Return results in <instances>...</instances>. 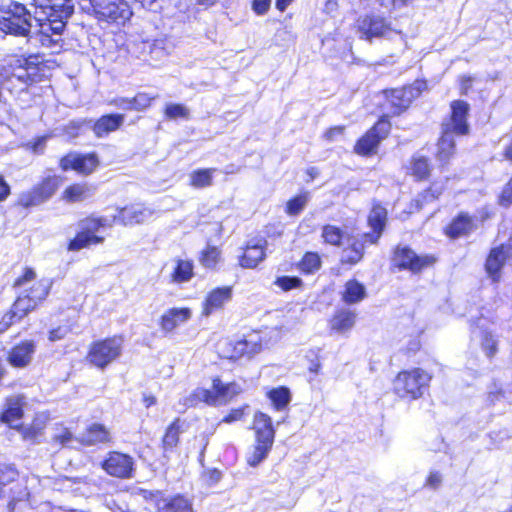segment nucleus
<instances>
[{"instance_id":"1","label":"nucleus","mask_w":512,"mask_h":512,"mask_svg":"<svg viewBox=\"0 0 512 512\" xmlns=\"http://www.w3.org/2000/svg\"><path fill=\"white\" fill-rule=\"evenodd\" d=\"M470 105L464 100H454L450 103V115L443 119L441 135L437 143V159L446 163L455 153V137L468 135L470 126L468 116Z\"/></svg>"},{"instance_id":"2","label":"nucleus","mask_w":512,"mask_h":512,"mask_svg":"<svg viewBox=\"0 0 512 512\" xmlns=\"http://www.w3.org/2000/svg\"><path fill=\"white\" fill-rule=\"evenodd\" d=\"M253 429L255 431V445L247 455V463L255 467L267 458L274 443L275 430L271 417L263 412L255 413Z\"/></svg>"},{"instance_id":"3","label":"nucleus","mask_w":512,"mask_h":512,"mask_svg":"<svg viewBox=\"0 0 512 512\" xmlns=\"http://www.w3.org/2000/svg\"><path fill=\"white\" fill-rule=\"evenodd\" d=\"M430 380V375L420 368L401 371L393 380V391L402 399L416 400L423 396Z\"/></svg>"},{"instance_id":"4","label":"nucleus","mask_w":512,"mask_h":512,"mask_svg":"<svg viewBox=\"0 0 512 512\" xmlns=\"http://www.w3.org/2000/svg\"><path fill=\"white\" fill-rule=\"evenodd\" d=\"M5 7L8 16L0 20V29L6 34L27 37L31 31L33 14L19 2H10Z\"/></svg>"},{"instance_id":"5","label":"nucleus","mask_w":512,"mask_h":512,"mask_svg":"<svg viewBox=\"0 0 512 512\" xmlns=\"http://www.w3.org/2000/svg\"><path fill=\"white\" fill-rule=\"evenodd\" d=\"M5 7L8 16L0 20V29L6 34L27 37L31 31L33 14L19 2H10Z\"/></svg>"},{"instance_id":"6","label":"nucleus","mask_w":512,"mask_h":512,"mask_svg":"<svg viewBox=\"0 0 512 512\" xmlns=\"http://www.w3.org/2000/svg\"><path fill=\"white\" fill-rule=\"evenodd\" d=\"M35 21L54 19V29H59L74 13V0H33Z\"/></svg>"},{"instance_id":"7","label":"nucleus","mask_w":512,"mask_h":512,"mask_svg":"<svg viewBox=\"0 0 512 512\" xmlns=\"http://www.w3.org/2000/svg\"><path fill=\"white\" fill-rule=\"evenodd\" d=\"M426 88L425 81L417 80L413 84L385 91L387 110L386 116H397L404 112L418 98L421 92Z\"/></svg>"},{"instance_id":"8","label":"nucleus","mask_w":512,"mask_h":512,"mask_svg":"<svg viewBox=\"0 0 512 512\" xmlns=\"http://www.w3.org/2000/svg\"><path fill=\"white\" fill-rule=\"evenodd\" d=\"M93 13L100 21L124 24L132 16V10L124 0H89Z\"/></svg>"},{"instance_id":"9","label":"nucleus","mask_w":512,"mask_h":512,"mask_svg":"<svg viewBox=\"0 0 512 512\" xmlns=\"http://www.w3.org/2000/svg\"><path fill=\"white\" fill-rule=\"evenodd\" d=\"M122 343L120 337L96 341L91 345L87 359L92 365L103 369L121 355Z\"/></svg>"},{"instance_id":"10","label":"nucleus","mask_w":512,"mask_h":512,"mask_svg":"<svg viewBox=\"0 0 512 512\" xmlns=\"http://www.w3.org/2000/svg\"><path fill=\"white\" fill-rule=\"evenodd\" d=\"M106 218H86L79 223L80 231L69 243V250L78 251L92 244H100L104 238L96 235L102 227L111 226Z\"/></svg>"},{"instance_id":"11","label":"nucleus","mask_w":512,"mask_h":512,"mask_svg":"<svg viewBox=\"0 0 512 512\" xmlns=\"http://www.w3.org/2000/svg\"><path fill=\"white\" fill-rule=\"evenodd\" d=\"M212 389L198 388L193 395L199 401L215 406L230 401L243 390L239 384L235 382L224 384L219 378L213 380Z\"/></svg>"},{"instance_id":"12","label":"nucleus","mask_w":512,"mask_h":512,"mask_svg":"<svg viewBox=\"0 0 512 512\" xmlns=\"http://www.w3.org/2000/svg\"><path fill=\"white\" fill-rule=\"evenodd\" d=\"M61 183V179L56 176H47L39 184L35 185L30 191L23 192L19 196V205L28 208L40 205L50 199Z\"/></svg>"},{"instance_id":"13","label":"nucleus","mask_w":512,"mask_h":512,"mask_svg":"<svg viewBox=\"0 0 512 512\" xmlns=\"http://www.w3.org/2000/svg\"><path fill=\"white\" fill-rule=\"evenodd\" d=\"M435 261L436 258L434 256L417 255L412 249L406 246H398L395 249L392 258V263L394 266L401 270H409L413 273L422 271L424 268L433 265Z\"/></svg>"},{"instance_id":"14","label":"nucleus","mask_w":512,"mask_h":512,"mask_svg":"<svg viewBox=\"0 0 512 512\" xmlns=\"http://www.w3.org/2000/svg\"><path fill=\"white\" fill-rule=\"evenodd\" d=\"M512 266V237L505 244L491 249L485 263V269L493 282L501 278V270L504 266Z\"/></svg>"},{"instance_id":"15","label":"nucleus","mask_w":512,"mask_h":512,"mask_svg":"<svg viewBox=\"0 0 512 512\" xmlns=\"http://www.w3.org/2000/svg\"><path fill=\"white\" fill-rule=\"evenodd\" d=\"M390 131L388 120L381 118L367 133L361 137L356 145L355 152L360 155H369L378 147L380 141L384 139Z\"/></svg>"},{"instance_id":"16","label":"nucleus","mask_w":512,"mask_h":512,"mask_svg":"<svg viewBox=\"0 0 512 512\" xmlns=\"http://www.w3.org/2000/svg\"><path fill=\"white\" fill-rule=\"evenodd\" d=\"M134 461L127 454L110 452L103 462V469L111 476L118 478H130L132 476Z\"/></svg>"},{"instance_id":"17","label":"nucleus","mask_w":512,"mask_h":512,"mask_svg":"<svg viewBox=\"0 0 512 512\" xmlns=\"http://www.w3.org/2000/svg\"><path fill=\"white\" fill-rule=\"evenodd\" d=\"M356 26L360 37L366 40H371L373 37L384 36L390 31V27L385 19L377 15L359 17Z\"/></svg>"},{"instance_id":"18","label":"nucleus","mask_w":512,"mask_h":512,"mask_svg":"<svg viewBox=\"0 0 512 512\" xmlns=\"http://www.w3.org/2000/svg\"><path fill=\"white\" fill-rule=\"evenodd\" d=\"M99 161L96 154H68L60 161V166L64 171L73 169L78 173L88 175L98 166Z\"/></svg>"},{"instance_id":"19","label":"nucleus","mask_w":512,"mask_h":512,"mask_svg":"<svg viewBox=\"0 0 512 512\" xmlns=\"http://www.w3.org/2000/svg\"><path fill=\"white\" fill-rule=\"evenodd\" d=\"M229 345L232 347V352L227 357L231 359L251 358L262 350V340L258 333L248 334L243 339Z\"/></svg>"},{"instance_id":"20","label":"nucleus","mask_w":512,"mask_h":512,"mask_svg":"<svg viewBox=\"0 0 512 512\" xmlns=\"http://www.w3.org/2000/svg\"><path fill=\"white\" fill-rule=\"evenodd\" d=\"M13 62L14 63L10 64L13 71L9 76L7 83L17 80L26 87L36 81L38 69L29 59H15Z\"/></svg>"},{"instance_id":"21","label":"nucleus","mask_w":512,"mask_h":512,"mask_svg":"<svg viewBox=\"0 0 512 512\" xmlns=\"http://www.w3.org/2000/svg\"><path fill=\"white\" fill-rule=\"evenodd\" d=\"M387 219V210L380 204H375L368 216L369 226L372 228V233H364L363 238H368L369 243L376 244L381 237Z\"/></svg>"},{"instance_id":"22","label":"nucleus","mask_w":512,"mask_h":512,"mask_svg":"<svg viewBox=\"0 0 512 512\" xmlns=\"http://www.w3.org/2000/svg\"><path fill=\"white\" fill-rule=\"evenodd\" d=\"M152 216V211L141 205H131L119 209L118 214L114 216V220L123 225L141 224Z\"/></svg>"},{"instance_id":"23","label":"nucleus","mask_w":512,"mask_h":512,"mask_svg":"<svg viewBox=\"0 0 512 512\" xmlns=\"http://www.w3.org/2000/svg\"><path fill=\"white\" fill-rule=\"evenodd\" d=\"M35 353L33 341H23L11 349L8 354V362L16 368H23L30 364Z\"/></svg>"},{"instance_id":"24","label":"nucleus","mask_w":512,"mask_h":512,"mask_svg":"<svg viewBox=\"0 0 512 512\" xmlns=\"http://www.w3.org/2000/svg\"><path fill=\"white\" fill-rule=\"evenodd\" d=\"M40 27L39 30V42L42 44V46L52 48L56 45H58L59 41L61 40V35L63 31L65 30L67 21H63L62 27L59 29H54L56 27L54 24V19H47L44 21H36Z\"/></svg>"},{"instance_id":"25","label":"nucleus","mask_w":512,"mask_h":512,"mask_svg":"<svg viewBox=\"0 0 512 512\" xmlns=\"http://www.w3.org/2000/svg\"><path fill=\"white\" fill-rule=\"evenodd\" d=\"M266 240H251L240 258V265L244 268H255L265 258L264 247Z\"/></svg>"},{"instance_id":"26","label":"nucleus","mask_w":512,"mask_h":512,"mask_svg":"<svg viewBox=\"0 0 512 512\" xmlns=\"http://www.w3.org/2000/svg\"><path fill=\"white\" fill-rule=\"evenodd\" d=\"M232 297L231 287H220L212 290L203 306V314L209 316L214 311L221 309L225 303L229 302Z\"/></svg>"},{"instance_id":"27","label":"nucleus","mask_w":512,"mask_h":512,"mask_svg":"<svg viewBox=\"0 0 512 512\" xmlns=\"http://www.w3.org/2000/svg\"><path fill=\"white\" fill-rule=\"evenodd\" d=\"M356 317V313L352 310L338 309L329 321L330 328L336 333L346 334L353 329Z\"/></svg>"},{"instance_id":"28","label":"nucleus","mask_w":512,"mask_h":512,"mask_svg":"<svg viewBox=\"0 0 512 512\" xmlns=\"http://www.w3.org/2000/svg\"><path fill=\"white\" fill-rule=\"evenodd\" d=\"M191 316L192 312L189 308H171L161 317V329L165 332H171L179 325L187 322Z\"/></svg>"},{"instance_id":"29","label":"nucleus","mask_w":512,"mask_h":512,"mask_svg":"<svg viewBox=\"0 0 512 512\" xmlns=\"http://www.w3.org/2000/svg\"><path fill=\"white\" fill-rule=\"evenodd\" d=\"M23 395H13L6 399L5 409L1 414V421L8 423L11 427H17L13 423L19 421L23 416L24 406Z\"/></svg>"},{"instance_id":"30","label":"nucleus","mask_w":512,"mask_h":512,"mask_svg":"<svg viewBox=\"0 0 512 512\" xmlns=\"http://www.w3.org/2000/svg\"><path fill=\"white\" fill-rule=\"evenodd\" d=\"M486 320L479 318L476 323L472 324V334L475 337L480 338L481 347L488 357H492L497 352V341L486 328H484V322Z\"/></svg>"},{"instance_id":"31","label":"nucleus","mask_w":512,"mask_h":512,"mask_svg":"<svg viewBox=\"0 0 512 512\" xmlns=\"http://www.w3.org/2000/svg\"><path fill=\"white\" fill-rule=\"evenodd\" d=\"M111 439L108 428L99 423L91 424L80 438L81 442L88 446L109 443Z\"/></svg>"},{"instance_id":"32","label":"nucleus","mask_w":512,"mask_h":512,"mask_svg":"<svg viewBox=\"0 0 512 512\" xmlns=\"http://www.w3.org/2000/svg\"><path fill=\"white\" fill-rule=\"evenodd\" d=\"M122 114H108L99 118L94 122L92 130L98 138L107 136L109 133L116 131L124 122Z\"/></svg>"},{"instance_id":"33","label":"nucleus","mask_w":512,"mask_h":512,"mask_svg":"<svg viewBox=\"0 0 512 512\" xmlns=\"http://www.w3.org/2000/svg\"><path fill=\"white\" fill-rule=\"evenodd\" d=\"M366 242H369V239L363 238V235L354 238L349 247L343 251L341 261L350 265H355L360 262L364 256Z\"/></svg>"},{"instance_id":"34","label":"nucleus","mask_w":512,"mask_h":512,"mask_svg":"<svg viewBox=\"0 0 512 512\" xmlns=\"http://www.w3.org/2000/svg\"><path fill=\"white\" fill-rule=\"evenodd\" d=\"M473 230V222L468 214L460 213L446 228V234L451 238H459Z\"/></svg>"},{"instance_id":"35","label":"nucleus","mask_w":512,"mask_h":512,"mask_svg":"<svg viewBox=\"0 0 512 512\" xmlns=\"http://www.w3.org/2000/svg\"><path fill=\"white\" fill-rule=\"evenodd\" d=\"M366 297L365 286L355 279L346 282L342 293V300L346 304H356Z\"/></svg>"},{"instance_id":"36","label":"nucleus","mask_w":512,"mask_h":512,"mask_svg":"<svg viewBox=\"0 0 512 512\" xmlns=\"http://www.w3.org/2000/svg\"><path fill=\"white\" fill-rule=\"evenodd\" d=\"M94 192V187L88 184H73L64 190L63 198L67 202H81L91 197Z\"/></svg>"},{"instance_id":"37","label":"nucleus","mask_w":512,"mask_h":512,"mask_svg":"<svg viewBox=\"0 0 512 512\" xmlns=\"http://www.w3.org/2000/svg\"><path fill=\"white\" fill-rule=\"evenodd\" d=\"M216 171V168L194 170L189 175V184L196 189L210 187L213 184V176Z\"/></svg>"},{"instance_id":"38","label":"nucleus","mask_w":512,"mask_h":512,"mask_svg":"<svg viewBox=\"0 0 512 512\" xmlns=\"http://www.w3.org/2000/svg\"><path fill=\"white\" fill-rule=\"evenodd\" d=\"M182 422L179 418L175 419L166 429L162 443L165 452L173 450L179 441V435L183 432Z\"/></svg>"},{"instance_id":"39","label":"nucleus","mask_w":512,"mask_h":512,"mask_svg":"<svg viewBox=\"0 0 512 512\" xmlns=\"http://www.w3.org/2000/svg\"><path fill=\"white\" fill-rule=\"evenodd\" d=\"M272 405L278 411L284 410L291 401V393L287 387L273 388L267 393Z\"/></svg>"},{"instance_id":"40","label":"nucleus","mask_w":512,"mask_h":512,"mask_svg":"<svg viewBox=\"0 0 512 512\" xmlns=\"http://www.w3.org/2000/svg\"><path fill=\"white\" fill-rule=\"evenodd\" d=\"M193 276V263L189 260H177L176 267L172 273V280L176 283L189 281Z\"/></svg>"},{"instance_id":"41","label":"nucleus","mask_w":512,"mask_h":512,"mask_svg":"<svg viewBox=\"0 0 512 512\" xmlns=\"http://www.w3.org/2000/svg\"><path fill=\"white\" fill-rule=\"evenodd\" d=\"M160 512H192L191 503L183 496H176L168 501H165L159 507Z\"/></svg>"},{"instance_id":"42","label":"nucleus","mask_w":512,"mask_h":512,"mask_svg":"<svg viewBox=\"0 0 512 512\" xmlns=\"http://www.w3.org/2000/svg\"><path fill=\"white\" fill-rule=\"evenodd\" d=\"M321 267L320 256L315 252H306L298 264V268L306 274H312Z\"/></svg>"},{"instance_id":"43","label":"nucleus","mask_w":512,"mask_h":512,"mask_svg":"<svg viewBox=\"0 0 512 512\" xmlns=\"http://www.w3.org/2000/svg\"><path fill=\"white\" fill-rule=\"evenodd\" d=\"M36 302L33 297L29 295L20 296L14 302L12 308L14 309V314H18V319H22L28 312L33 310L36 307Z\"/></svg>"},{"instance_id":"44","label":"nucleus","mask_w":512,"mask_h":512,"mask_svg":"<svg viewBox=\"0 0 512 512\" xmlns=\"http://www.w3.org/2000/svg\"><path fill=\"white\" fill-rule=\"evenodd\" d=\"M164 113L170 120L178 118L188 120L190 118V110L185 105L178 103L167 104Z\"/></svg>"},{"instance_id":"45","label":"nucleus","mask_w":512,"mask_h":512,"mask_svg":"<svg viewBox=\"0 0 512 512\" xmlns=\"http://www.w3.org/2000/svg\"><path fill=\"white\" fill-rule=\"evenodd\" d=\"M322 237L326 243L339 246L343 238V231L334 225H325L322 229Z\"/></svg>"},{"instance_id":"46","label":"nucleus","mask_w":512,"mask_h":512,"mask_svg":"<svg viewBox=\"0 0 512 512\" xmlns=\"http://www.w3.org/2000/svg\"><path fill=\"white\" fill-rule=\"evenodd\" d=\"M412 172L419 179L426 178L430 173V165L428 163V159L422 156L414 157Z\"/></svg>"},{"instance_id":"47","label":"nucleus","mask_w":512,"mask_h":512,"mask_svg":"<svg viewBox=\"0 0 512 512\" xmlns=\"http://www.w3.org/2000/svg\"><path fill=\"white\" fill-rule=\"evenodd\" d=\"M308 196L306 194L298 195L287 202L286 213L291 216L298 215L306 206Z\"/></svg>"},{"instance_id":"48","label":"nucleus","mask_w":512,"mask_h":512,"mask_svg":"<svg viewBox=\"0 0 512 512\" xmlns=\"http://www.w3.org/2000/svg\"><path fill=\"white\" fill-rule=\"evenodd\" d=\"M50 286L51 282L49 280H41L30 290L27 295L33 297L35 299L36 305H38L40 301L47 297Z\"/></svg>"},{"instance_id":"49","label":"nucleus","mask_w":512,"mask_h":512,"mask_svg":"<svg viewBox=\"0 0 512 512\" xmlns=\"http://www.w3.org/2000/svg\"><path fill=\"white\" fill-rule=\"evenodd\" d=\"M220 252L216 247H208L202 252L200 261L203 266L213 268L218 262Z\"/></svg>"},{"instance_id":"50","label":"nucleus","mask_w":512,"mask_h":512,"mask_svg":"<svg viewBox=\"0 0 512 512\" xmlns=\"http://www.w3.org/2000/svg\"><path fill=\"white\" fill-rule=\"evenodd\" d=\"M302 280L296 276H281L275 280V285L283 291H289L302 285Z\"/></svg>"},{"instance_id":"51","label":"nucleus","mask_w":512,"mask_h":512,"mask_svg":"<svg viewBox=\"0 0 512 512\" xmlns=\"http://www.w3.org/2000/svg\"><path fill=\"white\" fill-rule=\"evenodd\" d=\"M155 97L149 96L146 93H138L132 97L134 110L141 111L150 106L151 101Z\"/></svg>"},{"instance_id":"52","label":"nucleus","mask_w":512,"mask_h":512,"mask_svg":"<svg viewBox=\"0 0 512 512\" xmlns=\"http://www.w3.org/2000/svg\"><path fill=\"white\" fill-rule=\"evenodd\" d=\"M167 41L165 39H155L151 44L150 53L155 55V58H161L165 54H167Z\"/></svg>"},{"instance_id":"53","label":"nucleus","mask_w":512,"mask_h":512,"mask_svg":"<svg viewBox=\"0 0 512 512\" xmlns=\"http://www.w3.org/2000/svg\"><path fill=\"white\" fill-rule=\"evenodd\" d=\"M442 483V474L438 471L430 472L427 477L425 486L430 487L431 489H438Z\"/></svg>"},{"instance_id":"54","label":"nucleus","mask_w":512,"mask_h":512,"mask_svg":"<svg viewBox=\"0 0 512 512\" xmlns=\"http://www.w3.org/2000/svg\"><path fill=\"white\" fill-rule=\"evenodd\" d=\"M18 320V314H14V309L11 308V310L3 316L2 321L0 322V332L5 331L11 324Z\"/></svg>"},{"instance_id":"55","label":"nucleus","mask_w":512,"mask_h":512,"mask_svg":"<svg viewBox=\"0 0 512 512\" xmlns=\"http://www.w3.org/2000/svg\"><path fill=\"white\" fill-rule=\"evenodd\" d=\"M441 194V188L438 185H432L429 189L422 193V199L424 202L432 201Z\"/></svg>"},{"instance_id":"56","label":"nucleus","mask_w":512,"mask_h":512,"mask_svg":"<svg viewBox=\"0 0 512 512\" xmlns=\"http://www.w3.org/2000/svg\"><path fill=\"white\" fill-rule=\"evenodd\" d=\"M270 4H271V0H254L253 1V10L258 15H263L268 11Z\"/></svg>"},{"instance_id":"57","label":"nucleus","mask_w":512,"mask_h":512,"mask_svg":"<svg viewBox=\"0 0 512 512\" xmlns=\"http://www.w3.org/2000/svg\"><path fill=\"white\" fill-rule=\"evenodd\" d=\"M378 3L387 9L400 8L406 6L410 0H377Z\"/></svg>"},{"instance_id":"58","label":"nucleus","mask_w":512,"mask_h":512,"mask_svg":"<svg viewBox=\"0 0 512 512\" xmlns=\"http://www.w3.org/2000/svg\"><path fill=\"white\" fill-rule=\"evenodd\" d=\"M500 202L502 205L508 206L512 204V179L509 181V183L504 188Z\"/></svg>"},{"instance_id":"59","label":"nucleus","mask_w":512,"mask_h":512,"mask_svg":"<svg viewBox=\"0 0 512 512\" xmlns=\"http://www.w3.org/2000/svg\"><path fill=\"white\" fill-rule=\"evenodd\" d=\"M68 334V329L66 327H58L49 332V340L51 342H55L63 339Z\"/></svg>"},{"instance_id":"60","label":"nucleus","mask_w":512,"mask_h":512,"mask_svg":"<svg viewBox=\"0 0 512 512\" xmlns=\"http://www.w3.org/2000/svg\"><path fill=\"white\" fill-rule=\"evenodd\" d=\"M473 78L471 76L463 75L460 78V94L467 95L472 87Z\"/></svg>"},{"instance_id":"61","label":"nucleus","mask_w":512,"mask_h":512,"mask_svg":"<svg viewBox=\"0 0 512 512\" xmlns=\"http://www.w3.org/2000/svg\"><path fill=\"white\" fill-rule=\"evenodd\" d=\"M72 440V434L68 430H63L60 434L54 436V441L61 446H67Z\"/></svg>"},{"instance_id":"62","label":"nucleus","mask_w":512,"mask_h":512,"mask_svg":"<svg viewBox=\"0 0 512 512\" xmlns=\"http://www.w3.org/2000/svg\"><path fill=\"white\" fill-rule=\"evenodd\" d=\"M114 104L124 110H134L132 98H118L114 100Z\"/></svg>"},{"instance_id":"63","label":"nucleus","mask_w":512,"mask_h":512,"mask_svg":"<svg viewBox=\"0 0 512 512\" xmlns=\"http://www.w3.org/2000/svg\"><path fill=\"white\" fill-rule=\"evenodd\" d=\"M242 416H243V410L235 409V410H232L227 416L224 417L223 422L232 423L234 421L241 419Z\"/></svg>"},{"instance_id":"64","label":"nucleus","mask_w":512,"mask_h":512,"mask_svg":"<svg viewBox=\"0 0 512 512\" xmlns=\"http://www.w3.org/2000/svg\"><path fill=\"white\" fill-rule=\"evenodd\" d=\"M10 194V186L4 180L2 176H0V202L4 201Z\"/></svg>"}]
</instances>
